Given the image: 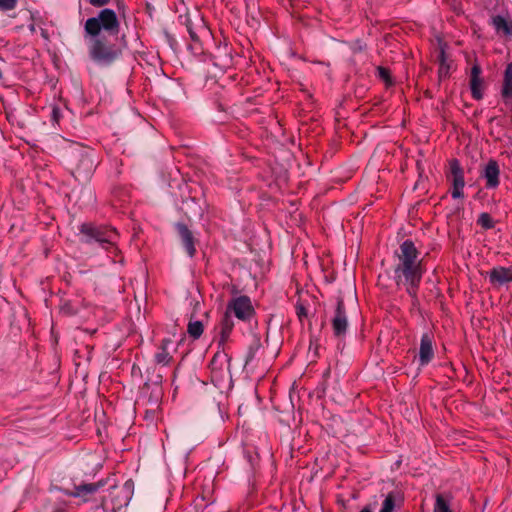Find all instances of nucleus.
I'll list each match as a JSON object with an SVG mask.
<instances>
[{"label": "nucleus", "mask_w": 512, "mask_h": 512, "mask_svg": "<svg viewBox=\"0 0 512 512\" xmlns=\"http://www.w3.org/2000/svg\"><path fill=\"white\" fill-rule=\"evenodd\" d=\"M296 314L300 321L307 317V309L303 304L296 305Z\"/></svg>", "instance_id": "c85d7f7f"}, {"label": "nucleus", "mask_w": 512, "mask_h": 512, "mask_svg": "<svg viewBox=\"0 0 512 512\" xmlns=\"http://www.w3.org/2000/svg\"><path fill=\"white\" fill-rule=\"evenodd\" d=\"M61 117H62V114H61L60 108L57 106H53L52 110H51V114H50L51 121L53 123H58L59 120L61 119Z\"/></svg>", "instance_id": "bb28decb"}, {"label": "nucleus", "mask_w": 512, "mask_h": 512, "mask_svg": "<svg viewBox=\"0 0 512 512\" xmlns=\"http://www.w3.org/2000/svg\"><path fill=\"white\" fill-rule=\"evenodd\" d=\"M175 229L181 239L182 245L187 253V255L192 258L196 254V240L192 231L188 228V226L182 222H178L175 224Z\"/></svg>", "instance_id": "9d476101"}, {"label": "nucleus", "mask_w": 512, "mask_h": 512, "mask_svg": "<svg viewBox=\"0 0 512 512\" xmlns=\"http://www.w3.org/2000/svg\"><path fill=\"white\" fill-rule=\"evenodd\" d=\"M439 60L441 64L443 65L446 61L445 51L442 49L439 53Z\"/></svg>", "instance_id": "72a5a7b5"}, {"label": "nucleus", "mask_w": 512, "mask_h": 512, "mask_svg": "<svg viewBox=\"0 0 512 512\" xmlns=\"http://www.w3.org/2000/svg\"><path fill=\"white\" fill-rule=\"evenodd\" d=\"M73 156L75 160L74 177L79 181L89 180L97 166L95 150L82 148L74 152Z\"/></svg>", "instance_id": "39448f33"}, {"label": "nucleus", "mask_w": 512, "mask_h": 512, "mask_svg": "<svg viewBox=\"0 0 512 512\" xmlns=\"http://www.w3.org/2000/svg\"><path fill=\"white\" fill-rule=\"evenodd\" d=\"M481 67L474 64L470 74V90L473 99L481 100L483 98V79L481 77Z\"/></svg>", "instance_id": "2eb2a0df"}, {"label": "nucleus", "mask_w": 512, "mask_h": 512, "mask_svg": "<svg viewBox=\"0 0 512 512\" xmlns=\"http://www.w3.org/2000/svg\"><path fill=\"white\" fill-rule=\"evenodd\" d=\"M234 323L231 319L230 314L225 313L224 317L220 323V340L219 346H224V344L228 341L230 334L233 330Z\"/></svg>", "instance_id": "f3484780"}, {"label": "nucleus", "mask_w": 512, "mask_h": 512, "mask_svg": "<svg viewBox=\"0 0 512 512\" xmlns=\"http://www.w3.org/2000/svg\"><path fill=\"white\" fill-rule=\"evenodd\" d=\"M162 398V387L159 384H155L153 390L148 398V403L151 407L159 408V403Z\"/></svg>", "instance_id": "b1692460"}, {"label": "nucleus", "mask_w": 512, "mask_h": 512, "mask_svg": "<svg viewBox=\"0 0 512 512\" xmlns=\"http://www.w3.org/2000/svg\"><path fill=\"white\" fill-rule=\"evenodd\" d=\"M187 30H188V33H189L191 39L193 41H198V39H199L198 35L195 33V31L189 25H187Z\"/></svg>", "instance_id": "473e14b6"}, {"label": "nucleus", "mask_w": 512, "mask_h": 512, "mask_svg": "<svg viewBox=\"0 0 512 512\" xmlns=\"http://www.w3.org/2000/svg\"><path fill=\"white\" fill-rule=\"evenodd\" d=\"M231 357L224 351H217L210 361L212 381L220 383L226 377H231Z\"/></svg>", "instance_id": "6e6552de"}, {"label": "nucleus", "mask_w": 512, "mask_h": 512, "mask_svg": "<svg viewBox=\"0 0 512 512\" xmlns=\"http://www.w3.org/2000/svg\"><path fill=\"white\" fill-rule=\"evenodd\" d=\"M218 409H219V412H220L221 419L224 420V414L222 412L220 404H218Z\"/></svg>", "instance_id": "4c0bfd02"}, {"label": "nucleus", "mask_w": 512, "mask_h": 512, "mask_svg": "<svg viewBox=\"0 0 512 512\" xmlns=\"http://www.w3.org/2000/svg\"><path fill=\"white\" fill-rule=\"evenodd\" d=\"M398 500H400L399 493L396 491H390L385 496L379 512H394L395 507H396V502Z\"/></svg>", "instance_id": "aec40b11"}, {"label": "nucleus", "mask_w": 512, "mask_h": 512, "mask_svg": "<svg viewBox=\"0 0 512 512\" xmlns=\"http://www.w3.org/2000/svg\"><path fill=\"white\" fill-rule=\"evenodd\" d=\"M262 350V344L259 337L254 336L251 343L248 346V350L245 357V368L254 369L259 366L260 352Z\"/></svg>", "instance_id": "ddd939ff"}, {"label": "nucleus", "mask_w": 512, "mask_h": 512, "mask_svg": "<svg viewBox=\"0 0 512 512\" xmlns=\"http://www.w3.org/2000/svg\"><path fill=\"white\" fill-rule=\"evenodd\" d=\"M491 24L496 32H503L504 35H512V22L508 21L504 16H493L491 18Z\"/></svg>", "instance_id": "a211bd4d"}, {"label": "nucleus", "mask_w": 512, "mask_h": 512, "mask_svg": "<svg viewBox=\"0 0 512 512\" xmlns=\"http://www.w3.org/2000/svg\"><path fill=\"white\" fill-rule=\"evenodd\" d=\"M28 29L31 33H35L36 32V26L34 23H31L30 25H28Z\"/></svg>", "instance_id": "e433bc0d"}, {"label": "nucleus", "mask_w": 512, "mask_h": 512, "mask_svg": "<svg viewBox=\"0 0 512 512\" xmlns=\"http://www.w3.org/2000/svg\"><path fill=\"white\" fill-rule=\"evenodd\" d=\"M377 71H378V76L383 79L385 82H391V78H390V72L388 69L382 67V66H379L377 68Z\"/></svg>", "instance_id": "cd10ccee"}, {"label": "nucleus", "mask_w": 512, "mask_h": 512, "mask_svg": "<svg viewBox=\"0 0 512 512\" xmlns=\"http://www.w3.org/2000/svg\"><path fill=\"white\" fill-rule=\"evenodd\" d=\"M489 282L501 286L512 281V267L496 266L488 272Z\"/></svg>", "instance_id": "4468645a"}, {"label": "nucleus", "mask_w": 512, "mask_h": 512, "mask_svg": "<svg viewBox=\"0 0 512 512\" xmlns=\"http://www.w3.org/2000/svg\"><path fill=\"white\" fill-rule=\"evenodd\" d=\"M434 358L433 335L429 332L423 333L419 348V365L424 367Z\"/></svg>", "instance_id": "9b49d317"}, {"label": "nucleus", "mask_w": 512, "mask_h": 512, "mask_svg": "<svg viewBox=\"0 0 512 512\" xmlns=\"http://www.w3.org/2000/svg\"><path fill=\"white\" fill-rule=\"evenodd\" d=\"M204 331V326L202 321L200 320H190L187 326V332L190 337L193 339H198L201 337Z\"/></svg>", "instance_id": "412c9836"}, {"label": "nucleus", "mask_w": 512, "mask_h": 512, "mask_svg": "<svg viewBox=\"0 0 512 512\" xmlns=\"http://www.w3.org/2000/svg\"><path fill=\"white\" fill-rule=\"evenodd\" d=\"M477 224L485 230H490L495 227V221L487 212H483L478 216Z\"/></svg>", "instance_id": "393cba45"}, {"label": "nucleus", "mask_w": 512, "mask_h": 512, "mask_svg": "<svg viewBox=\"0 0 512 512\" xmlns=\"http://www.w3.org/2000/svg\"><path fill=\"white\" fill-rule=\"evenodd\" d=\"M109 2L110 0H89V3L94 7H103Z\"/></svg>", "instance_id": "2f4dec72"}, {"label": "nucleus", "mask_w": 512, "mask_h": 512, "mask_svg": "<svg viewBox=\"0 0 512 512\" xmlns=\"http://www.w3.org/2000/svg\"><path fill=\"white\" fill-rule=\"evenodd\" d=\"M331 324L334 336L339 339L344 338L348 329V318L342 298H338L336 301V307L334 316L331 319Z\"/></svg>", "instance_id": "1a4fd4ad"}, {"label": "nucleus", "mask_w": 512, "mask_h": 512, "mask_svg": "<svg viewBox=\"0 0 512 512\" xmlns=\"http://www.w3.org/2000/svg\"><path fill=\"white\" fill-rule=\"evenodd\" d=\"M173 345V341L170 338H164L158 347V351L154 355V361L158 365L168 366L173 357L170 352V347Z\"/></svg>", "instance_id": "dca6fc26"}, {"label": "nucleus", "mask_w": 512, "mask_h": 512, "mask_svg": "<svg viewBox=\"0 0 512 512\" xmlns=\"http://www.w3.org/2000/svg\"><path fill=\"white\" fill-rule=\"evenodd\" d=\"M360 512H373V506L372 505H366L364 506Z\"/></svg>", "instance_id": "c9c22d12"}, {"label": "nucleus", "mask_w": 512, "mask_h": 512, "mask_svg": "<svg viewBox=\"0 0 512 512\" xmlns=\"http://www.w3.org/2000/svg\"><path fill=\"white\" fill-rule=\"evenodd\" d=\"M101 486L100 483H88V484H81L76 486V496L83 497L88 494L95 493L99 487Z\"/></svg>", "instance_id": "4be33fe9"}, {"label": "nucleus", "mask_w": 512, "mask_h": 512, "mask_svg": "<svg viewBox=\"0 0 512 512\" xmlns=\"http://www.w3.org/2000/svg\"><path fill=\"white\" fill-rule=\"evenodd\" d=\"M226 313H233L234 316L244 322H249L255 315V309L250 297L241 295L232 298L228 304Z\"/></svg>", "instance_id": "0eeeda50"}, {"label": "nucleus", "mask_w": 512, "mask_h": 512, "mask_svg": "<svg viewBox=\"0 0 512 512\" xmlns=\"http://www.w3.org/2000/svg\"><path fill=\"white\" fill-rule=\"evenodd\" d=\"M501 94L505 102L512 97V63L508 64L505 69Z\"/></svg>", "instance_id": "6ab92c4d"}, {"label": "nucleus", "mask_w": 512, "mask_h": 512, "mask_svg": "<svg viewBox=\"0 0 512 512\" xmlns=\"http://www.w3.org/2000/svg\"><path fill=\"white\" fill-rule=\"evenodd\" d=\"M80 232L85 237V243L91 244L96 242L101 248L111 253H115L118 250L116 247L118 233L112 227L83 223L80 226Z\"/></svg>", "instance_id": "7ed1b4c3"}, {"label": "nucleus", "mask_w": 512, "mask_h": 512, "mask_svg": "<svg viewBox=\"0 0 512 512\" xmlns=\"http://www.w3.org/2000/svg\"><path fill=\"white\" fill-rule=\"evenodd\" d=\"M482 177L485 179L487 189H496L500 184V168L496 160L490 159L485 165Z\"/></svg>", "instance_id": "f8f14e48"}, {"label": "nucleus", "mask_w": 512, "mask_h": 512, "mask_svg": "<svg viewBox=\"0 0 512 512\" xmlns=\"http://www.w3.org/2000/svg\"><path fill=\"white\" fill-rule=\"evenodd\" d=\"M120 21L116 12L110 8L100 10L97 16L90 17L84 24V37L89 38L88 54L90 59L101 67L111 66L122 56V48L111 42L101 31L117 35Z\"/></svg>", "instance_id": "f257e3e1"}, {"label": "nucleus", "mask_w": 512, "mask_h": 512, "mask_svg": "<svg viewBox=\"0 0 512 512\" xmlns=\"http://www.w3.org/2000/svg\"><path fill=\"white\" fill-rule=\"evenodd\" d=\"M41 34L44 38H47V33L44 29H42Z\"/></svg>", "instance_id": "58836bf2"}, {"label": "nucleus", "mask_w": 512, "mask_h": 512, "mask_svg": "<svg viewBox=\"0 0 512 512\" xmlns=\"http://www.w3.org/2000/svg\"><path fill=\"white\" fill-rule=\"evenodd\" d=\"M18 0H0V11H10L16 8Z\"/></svg>", "instance_id": "a878e982"}, {"label": "nucleus", "mask_w": 512, "mask_h": 512, "mask_svg": "<svg viewBox=\"0 0 512 512\" xmlns=\"http://www.w3.org/2000/svg\"><path fill=\"white\" fill-rule=\"evenodd\" d=\"M398 263L394 268V281L398 287L404 286L412 299L413 306L418 305V289L423 277L419 252L410 239L403 241L397 254Z\"/></svg>", "instance_id": "f03ea898"}, {"label": "nucleus", "mask_w": 512, "mask_h": 512, "mask_svg": "<svg viewBox=\"0 0 512 512\" xmlns=\"http://www.w3.org/2000/svg\"><path fill=\"white\" fill-rule=\"evenodd\" d=\"M133 495V484L130 481L122 486L112 487L107 494L102 497V501L95 507L96 510L103 512H117L126 507Z\"/></svg>", "instance_id": "20e7f679"}, {"label": "nucleus", "mask_w": 512, "mask_h": 512, "mask_svg": "<svg viewBox=\"0 0 512 512\" xmlns=\"http://www.w3.org/2000/svg\"><path fill=\"white\" fill-rule=\"evenodd\" d=\"M157 410H158V408H155V407H150V408L146 409L145 419L153 422L155 419Z\"/></svg>", "instance_id": "c756f323"}, {"label": "nucleus", "mask_w": 512, "mask_h": 512, "mask_svg": "<svg viewBox=\"0 0 512 512\" xmlns=\"http://www.w3.org/2000/svg\"><path fill=\"white\" fill-rule=\"evenodd\" d=\"M434 512H452L449 500L441 494L436 495Z\"/></svg>", "instance_id": "5701e85b"}, {"label": "nucleus", "mask_w": 512, "mask_h": 512, "mask_svg": "<svg viewBox=\"0 0 512 512\" xmlns=\"http://www.w3.org/2000/svg\"><path fill=\"white\" fill-rule=\"evenodd\" d=\"M446 178L450 183V193L453 199H463L465 178L464 170L458 159H451L449 161V172L446 174Z\"/></svg>", "instance_id": "423d86ee"}, {"label": "nucleus", "mask_w": 512, "mask_h": 512, "mask_svg": "<svg viewBox=\"0 0 512 512\" xmlns=\"http://www.w3.org/2000/svg\"><path fill=\"white\" fill-rule=\"evenodd\" d=\"M255 1L254 0H249L247 3H246V7L248 10H251L253 8H255Z\"/></svg>", "instance_id": "f704fd0d"}, {"label": "nucleus", "mask_w": 512, "mask_h": 512, "mask_svg": "<svg viewBox=\"0 0 512 512\" xmlns=\"http://www.w3.org/2000/svg\"><path fill=\"white\" fill-rule=\"evenodd\" d=\"M121 40H122V42L124 43V45H126V42H125V35H123V36L121 37Z\"/></svg>", "instance_id": "ea45409f"}, {"label": "nucleus", "mask_w": 512, "mask_h": 512, "mask_svg": "<svg viewBox=\"0 0 512 512\" xmlns=\"http://www.w3.org/2000/svg\"><path fill=\"white\" fill-rule=\"evenodd\" d=\"M61 312L65 315H73L76 313L69 303H65L61 306Z\"/></svg>", "instance_id": "7c9ffc66"}]
</instances>
